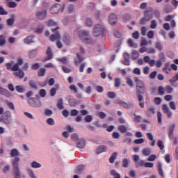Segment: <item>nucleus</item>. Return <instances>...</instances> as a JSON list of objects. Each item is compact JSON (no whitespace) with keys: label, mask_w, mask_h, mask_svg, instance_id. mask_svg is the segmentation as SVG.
<instances>
[{"label":"nucleus","mask_w":178,"mask_h":178,"mask_svg":"<svg viewBox=\"0 0 178 178\" xmlns=\"http://www.w3.org/2000/svg\"><path fill=\"white\" fill-rule=\"evenodd\" d=\"M47 13V10H40L35 13V17L38 20H45Z\"/></svg>","instance_id":"nucleus-10"},{"label":"nucleus","mask_w":178,"mask_h":178,"mask_svg":"<svg viewBox=\"0 0 178 178\" xmlns=\"http://www.w3.org/2000/svg\"><path fill=\"white\" fill-rule=\"evenodd\" d=\"M58 30H59V27H56V29H52V32L55 33L51 35V36L49 37V40L50 41H52V42L57 41L56 42V45L60 49L63 47V44H62V42L59 40H60V33H59V31H58Z\"/></svg>","instance_id":"nucleus-3"},{"label":"nucleus","mask_w":178,"mask_h":178,"mask_svg":"<svg viewBox=\"0 0 178 178\" xmlns=\"http://www.w3.org/2000/svg\"><path fill=\"white\" fill-rule=\"evenodd\" d=\"M147 137L148 140H150V141H152V143H150L151 147L155 146V140H154V135H152V133L149 132L147 134Z\"/></svg>","instance_id":"nucleus-20"},{"label":"nucleus","mask_w":178,"mask_h":178,"mask_svg":"<svg viewBox=\"0 0 178 178\" xmlns=\"http://www.w3.org/2000/svg\"><path fill=\"white\" fill-rule=\"evenodd\" d=\"M151 154V149L149 148H145L143 150V154L145 155V156H148V155H150Z\"/></svg>","instance_id":"nucleus-37"},{"label":"nucleus","mask_w":178,"mask_h":178,"mask_svg":"<svg viewBox=\"0 0 178 178\" xmlns=\"http://www.w3.org/2000/svg\"><path fill=\"white\" fill-rule=\"evenodd\" d=\"M108 22L111 26H115L118 23V15L115 13H111L108 17Z\"/></svg>","instance_id":"nucleus-11"},{"label":"nucleus","mask_w":178,"mask_h":178,"mask_svg":"<svg viewBox=\"0 0 178 178\" xmlns=\"http://www.w3.org/2000/svg\"><path fill=\"white\" fill-rule=\"evenodd\" d=\"M47 60H49L52 59V51L51 50V47H48L47 51Z\"/></svg>","instance_id":"nucleus-34"},{"label":"nucleus","mask_w":178,"mask_h":178,"mask_svg":"<svg viewBox=\"0 0 178 178\" xmlns=\"http://www.w3.org/2000/svg\"><path fill=\"white\" fill-rule=\"evenodd\" d=\"M108 151V147L106 145H101L97 148L96 154H102V152H106Z\"/></svg>","instance_id":"nucleus-15"},{"label":"nucleus","mask_w":178,"mask_h":178,"mask_svg":"<svg viewBox=\"0 0 178 178\" xmlns=\"http://www.w3.org/2000/svg\"><path fill=\"white\" fill-rule=\"evenodd\" d=\"M122 82L120 81V79L116 78L115 79V87H120Z\"/></svg>","instance_id":"nucleus-52"},{"label":"nucleus","mask_w":178,"mask_h":178,"mask_svg":"<svg viewBox=\"0 0 178 178\" xmlns=\"http://www.w3.org/2000/svg\"><path fill=\"white\" fill-rule=\"evenodd\" d=\"M28 104L30 106H33V108H40L41 106V102L34 97L29 98L28 99Z\"/></svg>","instance_id":"nucleus-9"},{"label":"nucleus","mask_w":178,"mask_h":178,"mask_svg":"<svg viewBox=\"0 0 178 178\" xmlns=\"http://www.w3.org/2000/svg\"><path fill=\"white\" fill-rule=\"evenodd\" d=\"M74 37H79V38L86 44L90 43V32L87 30L79 31L75 30L73 33Z\"/></svg>","instance_id":"nucleus-2"},{"label":"nucleus","mask_w":178,"mask_h":178,"mask_svg":"<svg viewBox=\"0 0 178 178\" xmlns=\"http://www.w3.org/2000/svg\"><path fill=\"white\" fill-rule=\"evenodd\" d=\"M116 104L118 105H120L123 108H125V109H129V108H133V103L131 102H125L122 100H117Z\"/></svg>","instance_id":"nucleus-12"},{"label":"nucleus","mask_w":178,"mask_h":178,"mask_svg":"<svg viewBox=\"0 0 178 178\" xmlns=\"http://www.w3.org/2000/svg\"><path fill=\"white\" fill-rule=\"evenodd\" d=\"M128 44L131 47H134V48H137V44H134V42H133V40H131V39L128 40Z\"/></svg>","instance_id":"nucleus-58"},{"label":"nucleus","mask_w":178,"mask_h":178,"mask_svg":"<svg viewBox=\"0 0 178 178\" xmlns=\"http://www.w3.org/2000/svg\"><path fill=\"white\" fill-rule=\"evenodd\" d=\"M10 154L12 158H18L17 156H19V150H17V149H11Z\"/></svg>","instance_id":"nucleus-23"},{"label":"nucleus","mask_w":178,"mask_h":178,"mask_svg":"<svg viewBox=\"0 0 178 178\" xmlns=\"http://www.w3.org/2000/svg\"><path fill=\"white\" fill-rule=\"evenodd\" d=\"M135 82L136 84V95L138 97V101H139V106L140 108H144V96L143 94H145L147 92V88L144 81L140 80L138 78H135Z\"/></svg>","instance_id":"nucleus-1"},{"label":"nucleus","mask_w":178,"mask_h":178,"mask_svg":"<svg viewBox=\"0 0 178 178\" xmlns=\"http://www.w3.org/2000/svg\"><path fill=\"white\" fill-rule=\"evenodd\" d=\"M155 159H156V155L152 154L148 157L147 161H149V162H152L155 161Z\"/></svg>","instance_id":"nucleus-56"},{"label":"nucleus","mask_w":178,"mask_h":178,"mask_svg":"<svg viewBox=\"0 0 178 178\" xmlns=\"http://www.w3.org/2000/svg\"><path fill=\"white\" fill-rule=\"evenodd\" d=\"M118 130L120 131V133H126L127 131V129L124 125H120L118 127Z\"/></svg>","instance_id":"nucleus-41"},{"label":"nucleus","mask_w":178,"mask_h":178,"mask_svg":"<svg viewBox=\"0 0 178 178\" xmlns=\"http://www.w3.org/2000/svg\"><path fill=\"white\" fill-rule=\"evenodd\" d=\"M15 90L19 93L24 92V87L23 86H15Z\"/></svg>","instance_id":"nucleus-36"},{"label":"nucleus","mask_w":178,"mask_h":178,"mask_svg":"<svg viewBox=\"0 0 178 178\" xmlns=\"http://www.w3.org/2000/svg\"><path fill=\"white\" fill-rule=\"evenodd\" d=\"M23 65V58H19L17 63L13 65V70H19V66Z\"/></svg>","instance_id":"nucleus-16"},{"label":"nucleus","mask_w":178,"mask_h":178,"mask_svg":"<svg viewBox=\"0 0 178 178\" xmlns=\"http://www.w3.org/2000/svg\"><path fill=\"white\" fill-rule=\"evenodd\" d=\"M63 12V10L65 9V5H63V6L59 4V3H56L54 4L50 9V13H51V15H56V13H59V10H60Z\"/></svg>","instance_id":"nucleus-8"},{"label":"nucleus","mask_w":178,"mask_h":178,"mask_svg":"<svg viewBox=\"0 0 178 178\" xmlns=\"http://www.w3.org/2000/svg\"><path fill=\"white\" fill-rule=\"evenodd\" d=\"M39 94H40V97L44 98V97H45L47 95V92L45 91L44 89H42L40 90Z\"/></svg>","instance_id":"nucleus-64"},{"label":"nucleus","mask_w":178,"mask_h":178,"mask_svg":"<svg viewBox=\"0 0 178 178\" xmlns=\"http://www.w3.org/2000/svg\"><path fill=\"white\" fill-rule=\"evenodd\" d=\"M147 113H152V115H155V108L149 107L147 108Z\"/></svg>","instance_id":"nucleus-61"},{"label":"nucleus","mask_w":178,"mask_h":178,"mask_svg":"<svg viewBox=\"0 0 178 178\" xmlns=\"http://www.w3.org/2000/svg\"><path fill=\"white\" fill-rule=\"evenodd\" d=\"M113 34L114 37H116V38H120L122 37V33H120V32L118 31H114Z\"/></svg>","instance_id":"nucleus-60"},{"label":"nucleus","mask_w":178,"mask_h":178,"mask_svg":"<svg viewBox=\"0 0 178 178\" xmlns=\"http://www.w3.org/2000/svg\"><path fill=\"white\" fill-rule=\"evenodd\" d=\"M158 92L159 95H163L165 94V88H163L162 86H159L158 88Z\"/></svg>","instance_id":"nucleus-50"},{"label":"nucleus","mask_w":178,"mask_h":178,"mask_svg":"<svg viewBox=\"0 0 178 178\" xmlns=\"http://www.w3.org/2000/svg\"><path fill=\"white\" fill-rule=\"evenodd\" d=\"M68 13H73L74 12V6L73 5H69L67 8Z\"/></svg>","instance_id":"nucleus-46"},{"label":"nucleus","mask_w":178,"mask_h":178,"mask_svg":"<svg viewBox=\"0 0 178 178\" xmlns=\"http://www.w3.org/2000/svg\"><path fill=\"white\" fill-rule=\"evenodd\" d=\"M10 18L6 20L7 25L8 26H13L15 24V15L13 14L10 15Z\"/></svg>","instance_id":"nucleus-21"},{"label":"nucleus","mask_w":178,"mask_h":178,"mask_svg":"<svg viewBox=\"0 0 178 178\" xmlns=\"http://www.w3.org/2000/svg\"><path fill=\"white\" fill-rule=\"evenodd\" d=\"M157 120L158 123H162V114L161 112H157Z\"/></svg>","instance_id":"nucleus-54"},{"label":"nucleus","mask_w":178,"mask_h":178,"mask_svg":"<svg viewBox=\"0 0 178 178\" xmlns=\"http://www.w3.org/2000/svg\"><path fill=\"white\" fill-rule=\"evenodd\" d=\"M44 23L47 27H52V26H58V24L52 19L46 21Z\"/></svg>","instance_id":"nucleus-25"},{"label":"nucleus","mask_w":178,"mask_h":178,"mask_svg":"<svg viewBox=\"0 0 178 178\" xmlns=\"http://www.w3.org/2000/svg\"><path fill=\"white\" fill-rule=\"evenodd\" d=\"M24 42L25 44H33V42H35L34 35H29L26 37L25 39H24Z\"/></svg>","instance_id":"nucleus-18"},{"label":"nucleus","mask_w":178,"mask_h":178,"mask_svg":"<svg viewBox=\"0 0 178 178\" xmlns=\"http://www.w3.org/2000/svg\"><path fill=\"white\" fill-rule=\"evenodd\" d=\"M46 72H47V70L45 68H40L38 72V77H44V76H45Z\"/></svg>","instance_id":"nucleus-28"},{"label":"nucleus","mask_w":178,"mask_h":178,"mask_svg":"<svg viewBox=\"0 0 178 178\" xmlns=\"http://www.w3.org/2000/svg\"><path fill=\"white\" fill-rule=\"evenodd\" d=\"M35 55H37V50H35V49L31 51L28 54V56H29V58H30L31 59H33V58H35Z\"/></svg>","instance_id":"nucleus-33"},{"label":"nucleus","mask_w":178,"mask_h":178,"mask_svg":"<svg viewBox=\"0 0 178 178\" xmlns=\"http://www.w3.org/2000/svg\"><path fill=\"white\" fill-rule=\"evenodd\" d=\"M0 95H4L5 97H7L8 98H10V97L12 96V93L9 92V90L2 88V86H0Z\"/></svg>","instance_id":"nucleus-13"},{"label":"nucleus","mask_w":178,"mask_h":178,"mask_svg":"<svg viewBox=\"0 0 178 178\" xmlns=\"http://www.w3.org/2000/svg\"><path fill=\"white\" fill-rule=\"evenodd\" d=\"M178 81V74H177L172 79H169V81L172 86Z\"/></svg>","instance_id":"nucleus-44"},{"label":"nucleus","mask_w":178,"mask_h":178,"mask_svg":"<svg viewBox=\"0 0 178 178\" xmlns=\"http://www.w3.org/2000/svg\"><path fill=\"white\" fill-rule=\"evenodd\" d=\"M3 123L5 124H10V123H12V117H6L4 118Z\"/></svg>","instance_id":"nucleus-40"},{"label":"nucleus","mask_w":178,"mask_h":178,"mask_svg":"<svg viewBox=\"0 0 178 178\" xmlns=\"http://www.w3.org/2000/svg\"><path fill=\"white\" fill-rule=\"evenodd\" d=\"M153 9L149 7L144 13V17L140 19V24H145L147 22H149L153 17L152 12Z\"/></svg>","instance_id":"nucleus-6"},{"label":"nucleus","mask_w":178,"mask_h":178,"mask_svg":"<svg viewBox=\"0 0 178 178\" xmlns=\"http://www.w3.org/2000/svg\"><path fill=\"white\" fill-rule=\"evenodd\" d=\"M57 108H58V109H63V108H65L63 106V99L60 98L58 100V103H57Z\"/></svg>","instance_id":"nucleus-31"},{"label":"nucleus","mask_w":178,"mask_h":178,"mask_svg":"<svg viewBox=\"0 0 178 178\" xmlns=\"http://www.w3.org/2000/svg\"><path fill=\"white\" fill-rule=\"evenodd\" d=\"M83 62V58L80 56V54H77V60H74L75 65H79V63H81Z\"/></svg>","instance_id":"nucleus-45"},{"label":"nucleus","mask_w":178,"mask_h":178,"mask_svg":"<svg viewBox=\"0 0 178 178\" xmlns=\"http://www.w3.org/2000/svg\"><path fill=\"white\" fill-rule=\"evenodd\" d=\"M157 26H158V24H156V21L152 20L151 24H150V29H156Z\"/></svg>","instance_id":"nucleus-48"},{"label":"nucleus","mask_w":178,"mask_h":178,"mask_svg":"<svg viewBox=\"0 0 178 178\" xmlns=\"http://www.w3.org/2000/svg\"><path fill=\"white\" fill-rule=\"evenodd\" d=\"M76 147L78 148H84L86 147V140L80 139L76 144Z\"/></svg>","instance_id":"nucleus-24"},{"label":"nucleus","mask_w":178,"mask_h":178,"mask_svg":"<svg viewBox=\"0 0 178 178\" xmlns=\"http://www.w3.org/2000/svg\"><path fill=\"white\" fill-rule=\"evenodd\" d=\"M140 159V156L138 154H135L132 156V161L135 163L136 168H141L143 166H145V161L144 160H141L138 161Z\"/></svg>","instance_id":"nucleus-7"},{"label":"nucleus","mask_w":178,"mask_h":178,"mask_svg":"<svg viewBox=\"0 0 178 178\" xmlns=\"http://www.w3.org/2000/svg\"><path fill=\"white\" fill-rule=\"evenodd\" d=\"M13 74L15 76V77H18V79H23V77H24V72H23L22 69L13 72Z\"/></svg>","instance_id":"nucleus-14"},{"label":"nucleus","mask_w":178,"mask_h":178,"mask_svg":"<svg viewBox=\"0 0 178 178\" xmlns=\"http://www.w3.org/2000/svg\"><path fill=\"white\" fill-rule=\"evenodd\" d=\"M159 58L161 62H165V54H163V52H160L159 55Z\"/></svg>","instance_id":"nucleus-57"},{"label":"nucleus","mask_w":178,"mask_h":178,"mask_svg":"<svg viewBox=\"0 0 178 178\" xmlns=\"http://www.w3.org/2000/svg\"><path fill=\"white\" fill-rule=\"evenodd\" d=\"M84 169H86V167L84 166V165H81L76 168L75 172L78 175H80V173H83V170H84Z\"/></svg>","instance_id":"nucleus-29"},{"label":"nucleus","mask_w":178,"mask_h":178,"mask_svg":"<svg viewBox=\"0 0 178 178\" xmlns=\"http://www.w3.org/2000/svg\"><path fill=\"white\" fill-rule=\"evenodd\" d=\"M163 72H165L167 74H169V72H172V68L169 64H165L163 68Z\"/></svg>","instance_id":"nucleus-30"},{"label":"nucleus","mask_w":178,"mask_h":178,"mask_svg":"<svg viewBox=\"0 0 178 178\" xmlns=\"http://www.w3.org/2000/svg\"><path fill=\"white\" fill-rule=\"evenodd\" d=\"M19 162H20V158L19 157L14 159L12 162L14 178H22L20 168H19Z\"/></svg>","instance_id":"nucleus-4"},{"label":"nucleus","mask_w":178,"mask_h":178,"mask_svg":"<svg viewBox=\"0 0 178 178\" xmlns=\"http://www.w3.org/2000/svg\"><path fill=\"white\" fill-rule=\"evenodd\" d=\"M107 95L108 98H111V99L116 97V93H115V92H108Z\"/></svg>","instance_id":"nucleus-55"},{"label":"nucleus","mask_w":178,"mask_h":178,"mask_svg":"<svg viewBox=\"0 0 178 178\" xmlns=\"http://www.w3.org/2000/svg\"><path fill=\"white\" fill-rule=\"evenodd\" d=\"M145 45H148V42L145 38H143L140 41V47H145Z\"/></svg>","instance_id":"nucleus-53"},{"label":"nucleus","mask_w":178,"mask_h":178,"mask_svg":"<svg viewBox=\"0 0 178 178\" xmlns=\"http://www.w3.org/2000/svg\"><path fill=\"white\" fill-rule=\"evenodd\" d=\"M68 102H69L70 106H76V105H77L79 104L77 102V101L74 99H70L68 100Z\"/></svg>","instance_id":"nucleus-35"},{"label":"nucleus","mask_w":178,"mask_h":178,"mask_svg":"<svg viewBox=\"0 0 178 178\" xmlns=\"http://www.w3.org/2000/svg\"><path fill=\"white\" fill-rule=\"evenodd\" d=\"M127 84L129 87H134V83H133V80H131V79L130 78H127Z\"/></svg>","instance_id":"nucleus-49"},{"label":"nucleus","mask_w":178,"mask_h":178,"mask_svg":"<svg viewBox=\"0 0 178 178\" xmlns=\"http://www.w3.org/2000/svg\"><path fill=\"white\" fill-rule=\"evenodd\" d=\"M140 32L143 35H147V27L142 26L140 29Z\"/></svg>","instance_id":"nucleus-59"},{"label":"nucleus","mask_w":178,"mask_h":178,"mask_svg":"<svg viewBox=\"0 0 178 178\" xmlns=\"http://www.w3.org/2000/svg\"><path fill=\"white\" fill-rule=\"evenodd\" d=\"M130 159H127V158H124L122 160V168H129V166H130Z\"/></svg>","instance_id":"nucleus-22"},{"label":"nucleus","mask_w":178,"mask_h":178,"mask_svg":"<svg viewBox=\"0 0 178 178\" xmlns=\"http://www.w3.org/2000/svg\"><path fill=\"white\" fill-rule=\"evenodd\" d=\"M13 65H15V62L10 61L6 64L7 67V70H12V72H17V70H13Z\"/></svg>","instance_id":"nucleus-19"},{"label":"nucleus","mask_w":178,"mask_h":178,"mask_svg":"<svg viewBox=\"0 0 178 178\" xmlns=\"http://www.w3.org/2000/svg\"><path fill=\"white\" fill-rule=\"evenodd\" d=\"M138 56H140L138 52L136 50H134L132 51V59H134V60H136V59L138 58Z\"/></svg>","instance_id":"nucleus-38"},{"label":"nucleus","mask_w":178,"mask_h":178,"mask_svg":"<svg viewBox=\"0 0 178 178\" xmlns=\"http://www.w3.org/2000/svg\"><path fill=\"white\" fill-rule=\"evenodd\" d=\"M71 138L72 141H77V140H79V135H77V134H73L71 136Z\"/></svg>","instance_id":"nucleus-63"},{"label":"nucleus","mask_w":178,"mask_h":178,"mask_svg":"<svg viewBox=\"0 0 178 178\" xmlns=\"http://www.w3.org/2000/svg\"><path fill=\"white\" fill-rule=\"evenodd\" d=\"M93 35L95 37H106V29L102 24H97L93 29Z\"/></svg>","instance_id":"nucleus-5"},{"label":"nucleus","mask_w":178,"mask_h":178,"mask_svg":"<svg viewBox=\"0 0 178 178\" xmlns=\"http://www.w3.org/2000/svg\"><path fill=\"white\" fill-rule=\"evenodd\" d=\"M8 15V11L5 10V8L0 6V15L1 16H6Z\"/></svg>","instance_id":"nucleus-42"},{"label":"nucleus","mask_w":178,"mask_h":178,"mask_svg":"<svg viewBox=\"0 0 178 178\" xmlns=\"http://www.w3.org/2000/svg\"><path fill=\"white\" fill-rule=\"evenodd\" d=\"M46 123H47V124H49V126H54L55 124V120H54L53 118H48L46 120Z\"/></svg>","instance_id":"nucleus-39"},{"label":"nucleus","mask_w":178,"mask_h":178,"mask_svg":"<svg viewBox=\"0 0 178 178\" xmlns=\"http://www.w3.org/2000/svg\"><path fill=\"white\" fill-rule=\"evenodd\" d=\"M157 146L159 147V148H160V149H163V148H165V145H163V142L161 140H159L157 141Z\"/></svg>","instance_id":"nucleus-47"},{"label":"nucleus","mask_w":178,"mask_h":178,"mask_svg":"<svg viewBox=\"0 0 178 178\" xmlns=\"http://www.w3.org/2000/svg\"><path fill=\"white\" fill-rule=\"evenodd\" d=\"M6 3L7 6L10 8H16V6H17V3H16V2L14 1H6Z\"/></svg>","instance_id":"nucleus-32"},{"label":"nucleus","mask_w":178,"mask_h":178,"mask_svg":"<svg viewBox=\"0 0 178 178\" xmlns=\"http://www.w3.org/2000/svg\"><path fill=\"white\" fill-rule=\"evenodd\" d=\"M155 48H156L158 51H162L163 49V46L161 44V42H157L155 44Z\"/></svg>","instance_id":"nucleus-43"},{"label":"nucleus","mask_w":178,"mask_h":178,"mask_svg":"<svg viewBox=\"0 0 178 178\" xmlns=\"http://www.w3.org/2000/svg\"><path fill=\"white\" fill-rule=\"evenodd\" d=\"M165 91L167 94H172V92H173V88H172L170 86H168L165 88Z\"/></svg>","instance_id":"nucleus-51"},{"label":"nucleus","mask_w":178,"mask_h":178,"mask_svg":"<svg viewBox=\"0 0 178 178\" xmlns=\"http://www.w3.org/2000/svg\"><path fill=\"white\" fill-rule=\"evenodd\" d=\"M31 166L33 169H40V168H41L42 166V165H41V163H38L37 161H33L31 163Z\"/></svg>","instance_id":"nucleus-26"},{"label":"nucleus","mask_w":178,"mask_h":178,"mask_svg":"<svg viewBox=\"0 0 178 178\" xmlns=\"http://www.w3.org/2000/svg\"><path fill=\"white\" fill-rule=\"evenodd\" d=\"M28 175H29V176L32 178H35V175L34 174V172L32 171L31 169H29L27 170Z\"/></svg>","instance_id":"nucleus-62"},{"label":"nucleus","mask_w":178,"mask_h":178,"mask_svg":"<svg viewBox=\"0 0 178 178\" xmlns=\"http://www.w3.org/2000/svg\"><path fill=\"white\" fill-rule=\"evenodd\" d=\"M62 38L66 45H70L72 42L70 41V35H69V34H65Z\"/></svg>","instance_id":"nucleus-17"},{"label":"nucleus","mask_w":178,"mask_h":178,"mask_svg":"<svg viewBox=\"0 0 178 178\" xmlns=\"http://www.w3.org/2000/svg\"><path fill=\"white\" fill-rule=\"evenodd\" d=\"M117 158H118V152L113 153L109 159L110 163H114Z\"/></svg>","instance_id":"nucleus-27"}]
</instances>
